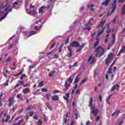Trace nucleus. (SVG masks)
<instances>
[{
	"label": "nucleus",
	"instance_id": "obj_1",
	"mask_svg": "<svg viewBox=\"0 0 125 125\" xmlns=\"http://www.w3.org/2000/svg\"><path fill=\"white\" fill-rule=\"evenodd\" d=\"M71 46L72 47H79L80 46V47L76 50V52H81V51H82V50H83V47H84V46H85V44H83L81 46H80V43H79V42H78L76 41H74V42H72V43L71 44Z\"/></svg>",
	"mask_w": 125,
	"mask_h": 125
},
{
	"label": "nucleus",
	"instance_id": "obj_2",
	"mask_svg": "<svg viewBox=\"0 0 125 125\" xmlns=\"http://www.w3.org/2000/svg\"><path fill=\"white\" fill-rule=\"evenodd\" d=\"M10 7V5L8 4V2H6L5 4L3 2L0 3V9H3L5 8V11L8 12L9 10L12 9V11L13 10L12 8H9Z\"/></svg>",
	"mask_w": 125,
	"mask_h": 125
},
{
	"label": "nucleus",
	"instance_id": "obj_3",
	"mask_svg": "<svg viewBox=\"0 0 125 125\" xmlns=\"http://www.w3.org/2000/svg\"><path fill=\"white\" fill-rule=\"evenodd\" d=\"M95 52L97 53L96 54V56H98V55L101 56V55H103L105 53V50H104V48L102 46H99L96 48Z\"/></svg>",
	"mask_w": 125,
	"mask_h": 125
},
{
	"label": "nucleus",
	"instance_id": "obj_4",
	"mask_svg": "<svg viewBox=\"0 0 125 125\" xmlns=\"http://www.w3.org/2000/svg\"><path fill=\"white\" fill-rule=\"evenodd\" d=\"M9 12H12V9L9 10L6 14L4 13V12L0 10V22L2 21V20H3V19L8 15V13H9Z\"/></svg>",
	"mask_w": 125,
	"mask_h": 125
},
{
	"label": "nucleus",
	"instance_id": "obj_5",
	"mask_svg": "<svg viewBox=\"0 0 125 125\" xmlns=\"http://www.w3.org/2000/svg\"><path fill=\"white\" fill-rule=\"evenodd\" d=\"M104 23H106V21H102L101 23L98 26V28H99V27H101V31H100V30H98V36H100V35H101V34L103 33L104 29H105V26L103 27V26H104Z\"/></svg>",
	"mask_w": 125,
	"mask_h": 125
},
{
	"label": "nucleus",
	"instance_id": "obj_6",
	"mask_svg": "<svg viewBox=\"0 0 125 125\" xmlns=\"http://www.w3.org/2000/svg\"><path fill=\"white\" fill-rule=\"evenodd\" d=\"M116 0H114L113 2L112 3V6H111V9H112V11L110 14V12H108L107 14V17L109 16V15H112L113 13H115V12L116 11L117 9V4H116Z\"/></svg>",
	"mask_w": 125,
	"mask_h": 125
},
{
	"label": "nucleus",
	"instance_id": "obj_7",
	"mask_svg": "<svg viewBox=\"0 0 125 125\" xmlns=\"http://www.w3.org/2000/svg\"><path fill=\"white\" fill-rule=\"evenodd\" d=\"M67 49L68 51H69V53L67 54V57H72V55H73L72 47L70 46H67Z\"/></svg>",
	"mask_w": 125,
	"mask_h": 125
},
{
	"label": "nucleus",
	"instance_id": "obj_8",
	"mask_svg": "<svg viewBox=\"0 0 125 125\" xmlns=\"http://www.w3.org/2000/svg\"><path fill=\"white\" fill-rule=\"evenodd\" d=\"M120 88V85L118 84H116L114 85L111 88L110 91H114V90H119V89Z\"/></svg>",
	"mask_w": 125,
	"mask_h": 125
},
{
	"label": "nucleus",
	"instance_id": "obj_9",
	"mask_svg": "<svg viewBox=\"0 0 125 125\" xmlns=\"http://www.w3.org/2000/svg\"><path fill=\"white\" fill-rule=\"evenodd\" d=\"M93 19H90L89 21H88V23H86L85 24V27H84L83 28V30H87L88 31H89L90 30V27L89 26V22H90V21L92 20Z\"/></svg>",
	"mask_w": 125,
	"mask_h": 125
},
{
	"label": "nucleus",
	"instance_id": "obj_10",
	"mask_svg": "<svg viewBox=\"0 0 125 125\" xmlns=\"http://www.w3.org/2000/svg\"><path fill=\"white\" fill-rule=\"evenodd\" d=\"M18 83H18L17 84L15 85L14 87V89H15L16 88V87H18V86H20L21 85H21H24V81H23L19 80Z\"/></svg>",
	"mask_w": 125,
	"mask_h": 125
},
{
	"label": "nucleus",
	"instance_id": "obj_11",
	"mask_svg": "<svg viewBox=\"0 0 125 125\" xmlns=\"http://www.w3.org/2000/svg\"><path fill=\"white\" fill-rule=\"evenodd\" d=\"M97 42L95 43L94 46H93V48H96L97 45L99 44V42H100V39H99V38L97 37L96 38Z\"/></svg>",
	"mask_w": 125,
	"mask_h": 125
},
{
	"label": "nucleus",
	"instance_id": "obj_12",
	"mask_svg": "<svg viewBox=\"0 0 125 125\" xmlns=\"http://www.w3.org/2000/svg\"><path fill=\"white\" fill-rule=\"evenodd\" d=\"M45 8H46V7L42 6L39 10V13L40 14H43V13H44V11H43V10L45 9Z\"/></svg>",
	"mask_w": 125,
	"mask_h": 125
},
{
	"label": "nucleus",
	"instance_id": "obj_13",
	"mask_svg": "<svg viewBox=\"0 0 125 125\" xmlns=\"http://www.w3.org/2000/svg\"><path fill=\"white\" fill-rule=\"evenodd\" d=\"M110 0H105L104 2L102 3V5H105V6H108Z\"/></svg>",
	"mask_w": 125,
	"mask_h": 125
},
{
	"label": "nucleus",
	"instance_id": "obj_14",
	"mask_svg": "<svg viewBox=\"0 0 125 125\" xmlns=\"http://www.w3.org/2000/svg\"><path fill=\"white\" fill-rule=\"evenodd\" d=\"M52 99L53 101H58L59 100V97L58 95H54L52 97Z\"/></svg>",
	"mask_w": 125,
	"mask_h": 125
},
{
	"label": "nucleus",
	"instance_id": "obj_15",
	"mask_svg": "<svg viewBox=\"0 0 125 125\" xmlns=\"http://www.w3.org/2000/svg\"><path fill=\"white\" fill-rule=\"evenodd\" d=\"M87 7L89 8L90 10H91L92 11H94L95 10V9L94 8V5L93 4H91V5H88Z\"/></svg>",
	"mask_w": 125,
	"mask_h": 125
},
{
	"label": "nucleus",
	"instance_id": "obj_16",
	"mask_svg": "<svg viewBox=\"0 0 125 125\" xmlns=\"http://www.w3.org/2000/svg\"><path fill=\"white\" fill-rule=\"evenodd\" d=\"M91 113L93 114L95 117H96V116H97V114H98V109L92 110Z\"/></svg>",
	"mask_w": 125,
	"mask_h": 125
},
{
	"label": "nucleus",
	"instance_id": "obj_17",
	"mask_svg": "<svg viewBox=\"0 0 125 125\" xmlns=\"http://www.w3.org/2000/svg\"><path fill=\"white\" fill-rule=\"evenodd\" d=\"M9 104H8V107H11L12 104H13V100L11 98H10L9 99Z\"/></svg>",
	"mask_w": 125,
	"mask_h": 125
},
{
	"label": "nucleus",
	"instance_id": "obj_18",
	"mask_svg": "<svg viewBox=\"0 0 125 125\" xmlns=\"http://www.w3.org/2000/svg\"><path fill=\"white\" fill-rule=\"evenodd\" d=\"M80 77H81V75H78L75 80L74 81V83H78V82H79V81L80 80Z\"/></svg>",
	"mask_w": 125,
	"mask_h": 125
},
{
	"label": "nucleus",
	"instance_id": "obj_19",
	"mask_svg": "<svg viewBox=\"0 0 125 125\" xmlns=\"http://www.w3.org/2000/svg\"><path fill=\"white\" fill-rule=\"evenodd\" d=\"M121 113V110H119V111H115L112 114V117H114V116H115V115H119V114H120Z\"/></svg>",
	"mask_w": 125,
	"mask_h": 125
},
{
	"label": "nucleus",
	"instance_id": "obj_20",
	"mask_svg": "<svg viewBox=\"0 0 125 125\" xmlns=\"http://www.w3.org/2000/svg\"><path fill=\"white\" fill-rule=\"evenodd\" d=\"M93 105V99L92 98H91L90 104H89V107H92Z\"/></svg>",
	"mask_w": 125,
	"mask_h": 125
},
{
	"label": "nucleus",
	"instance_id": "obj_21",
	"mask_svg": "<svg viewBox=\"0 0 125 125\" xmlns=\"http://www.w3.org/2000/svg\"><path fill=\"white\" fill-rule=\"evenodd\" d=\"M56 73V71L54 70L53 71H51L49 73V77H53V75H54Z\"/></svg>",
	"mask_w": 125,
	"mask_h": 125
},
{
	"label": "nucleus",
	"instance_id": "obj_22",
	"mask_svg": "<svg viewBox=\"0 0 125 125\" xmlns=\"http://www.w3.org/2000/svg\"><path fill=\"white\" fill-rule=\"evenodd\" d=\"M113 56H114V55H113V54H108L107 59L108 60H111V59H112V58H113Z\"/></svg>",
	"mask_w": 125,
	"mask_h": 125
},
{
	"label": "nucleus",
	"instance_id": "obj_23",
	"mask_svg": "<svg viewBox=\"0 0 125 125\" xmlns=\"http://www.w3.org/2000/svg\"><path fill=\"white\" fill-rule=\"evenodd\" d=\"M29 92V88H26L22 91V93H28Z\"/></svg>",
	"mask_w": 125,
	"mask_h": 125
},
{
	"label": "nucleus",
	"instance_id": "obj_24",
	"mask_svg": "<svg viewBox=\"0 0 125 125\" xmlns=\"http://www.w3.org/2000/svg\"><path fill=\"white\" fill-rule=\"evenodd\" d=\"M51 96L49 94H45V97L47 98V100L49 101L50 100V97Z\"/></svg>",
	"mask_w": 125,
	"mask_h": 125
},
{
	"label": "nucleus",
	"instance_id": "obj_25",
	"mask_svg": "<svg viewBox=\"0 0 125 125\" xmlns=\"http://www.w3.org/2000/svg\"><path fill=\"white\" fill-rule=\"evenodd\" d=\"M79 111H76L75 112V120H78V118L79 117Z\"/></svg>",
	"mask_w": 125,
	"mask_h": 125
},
{
	"label": "nucleus",
	"instance_id": "obj_26",
	"mask_svg": "<svg viewBox=\"0 0 125 125\" xmlns=\"http://www.w3.org/2000/svg\"><path fill=\"white\" fill-rule=\"evenodd\" d=\"M36 34H37V33L35 31H30L28 37H31V36H33V35H36Z\"/></svg>",
	"mask_w": 125,
	"mask_h": 125
},
{
	"label": "nucleus",
	"instance_id": "obj_27",
	"mask_svg": "<svg viewBox=\"0 0 125 125\" xmlns=\"http://www.w3.org/2000/svg\"><path fill=\"white\" fill-rule=\"evenodd\" d=\"M111 32V30L110 29V26L109 24H107V29H106V33H110Z\"/></svg>",
	"mask_w": 125,
	"mask_h": 125
},
{
	"label": "nucleus",
	"instance_id": "obj_28",
	"mask_svg": "<svg viewBox=\"0 0 125 125\" xmlns=\"http://www.w3.org/2000/svg\"><path fill=\"white\" fill-rule=\"evenodd\" d=\"M68 86H70V85L68 84L67 81H66L64 83V88H66V89H68Z\"/></svg>",
	"mask_w": 125,
	"mask_h": 125
},
{
	"label": "nucleus",
	"instance_id": "obj_29",
	"mask_svg": "<svg viewBox=\"0 0 125 125\" xmlns=\"http://www.w3.org/2000/svg\"><path fill=\"white\" fill-rule=\"evenodd\" d=\"M46 105L47 106V108L49 109V110H51L52 108H51V105H50V104L49 103H47L46 104Z\"/></svg>",
	"mask_w": 125,
	"mask_h": 125
},
{
	"label": "nucleus",
	"instance_id": "obj_30",
	"mask_svg": "<svg viewBox=\"0 0 125 125\" xmlns=\"http://www.w3.org/2000/svg\"><path fill=\"white\" fill-rule=\"evenodd\" d=\"M106 38L105 39V43H108V42H109V34H107L106 36Z\"/></svg>",
	"mask_w": 125,
	"mask_h": 125
},
{
	"label": "nucleus",
	"instance_id": "obj_31",
	"mask_svg": "<svg viewBox=\"0 0 125 125\" xmlns=\"http://www.w3.org/2000/svg\"><path fill=\"white\" fill-rule=\"evenodd\" d=\"M86 81H87V78L84 79L83 80H82V81L80 83V85H81L82 83H85Z\"/></svg>",
	"mask_w": 125,
	"mask_h": 125
},
{
	"label": "nucleus",
	"instance_id": "obj_32",
	"mask_svg": "<svg viewBox=\"0 0 125 125\" xmlns=\"http://www.w3.org/2000/svg\"><path fill=\"white\" fill-rule=\"evenodd\" d=\"M111 100V96H109L106 100L108 104H110V100Z\"/></svg>",
	"mask_w": 125,
	"mask_h": 125
},
{
	"label": "nucleus",
	"instance_id": "obj_33",
	"mask_svg": "<svg viewBox=\"0 0 125 125\" xmlns=\"http://www.w3.org/2000/svg\"><path fill=\"white\" fill-rule=\"evenodd\" d=\"M112 39L113 40V43H115L116 42V37L115 36V34L112 35Z\"/></svg>",
	"mask_w": 125,
	"mask_h": 125
},
{
	"label": "nucleus",
	"instance_id": "obj_34",
	"mask_svg": "<svg viewBox=\"0 0 125 125\" xmlns=\"http://www.w3.org/2000/svg\"><path fill=\"white\" fill-rule=\"evenodd\" d=\"M30 13H32V14H38V12L37 11L33 10V11L31 10Z\"/></svg>",
	"mask_w": 125,
	"mask_h": 125
},
{
	"label": "nucleus",
	"instance_id": "obj_35",
	"mask_svg": "<svg viewBox=\"0 0 125 125\" xmlns=\"http://www.w3.org/2000/svg\"><path fill=\"white\" fill-rule=\"evenodd\" d=\"M8 83H9V80H7L6 83L3 84V85H6V86H7L8 85Z\"/></svg>",
	"mask_w": 125,
	"mask_h": 125
},
{
	"label": "nucleus",
	"instance_id": "obj_36",
	"mask_svg": "<svg viewBox=\"0 0 125 125\" xmlns=\"http://www.w3.org/2000/svg\"><path fill=\"white\" fill-rule=\"evenodd\" d=\"M63 46H64V44H62L61 46L60 47L59 52H62V47H63Z\"/></svg>",
	"mask_w": 125,
	"mask_h": 125
},
{
	"label": "nucleus",
	"instance_id": "obj_37",
	"mask_svg": "<svg viewBox=\"0 0 125 125\" xmlns=\"http://www.w3.org/2000/svg\"><path fill=\"white\" fill-rule=\"evenodd\" d=\"M55 45H56V43H53V44L51 45L50 49H52V48H54L55 47Z\"/></svg>",
	"mask_w": 125,
	"mask_h": 125
},
{
	"label": "nucleus",
	"instance_id": "obj_38",
	"mask_svg": "<svg viewBox=\"0 0 125 125\" xmlns=\"http://www.w3.org/2000/svg\"><path fill=\"white\" fill-rule=\"evenodd\" d=\"M109 60L107 58H106L105 59V60L104 61V63L105 64V65H108V63H109Z\"/></svg>",
	"mask_w": 125,
	"mask_h": 125
},
{
	"label": "nucleus",
	"instance_id": "obj_39",
	"mask_svg": "<svg viewBox=\"0 0 125 125\" xmlns=\"http://www.w3.org/2000/svg\"><path fill=\"white\" fill-rule=\"evenodd\" d=\"M117 20V16H115L114 18V19L112 21V23L113 24H115V23H116V21Z\"/></svg>",
	"mask_w": 125,
	"mask_h": 125
},
{
	"label": "nucleus",
	"instance_id": "obj_40",
	"mask_svg": "<svg viewBox=\"0 0 125 125\" xmlns=\"http://www.w3.org/2000/svg\"><path fill=\"white\" fill-rule=\"evenodd\" d=\"M112 73H113V71H112V68L109 67L108 74H112Z\"/></svg>",
	"mask_w": 125,
	"mask_h": 125
},
{
	"label": "nucleus",
	"instance_id": "obj_41",
	"mask_svg": "<svg viewBox=\"0 0 125 125\" xmlns=\"http://www.w3.org/2000/svg\"><path fill=\"white\" fill-rule=\"evenodd\" d=\"M25 77H26V75H25V74H22L20 78V80H23V78H25Z\"/></svg>",
	"mask_w": 125,
	"mask_h": 125
},
{
	"label": "nucleus",
	"instance_id": "obj_42",
	"mask_svg": "<svg viewBox=\"0 0 125 125\" xmlns=\"http://www.w3.org/2000/svg\"><path fill=\"white\" fill-rule=\"evenodd\" d=\"M18 2H17V1H15L14 3H13V7H15L16 6V5H18Z\"/></svg>",
	"mask_w": 125,
	"mask_h": 125
},
{
	"label": "nucleus",
	"instance_id": "obj_43",
	"mask_svg": "<svg viewBox=\"0 0 125 125\" xmlns=\"http://www.w3.org/2000/svg\"><path fill=\"white\" fill-rule=\"evenodd\" d=\"M37 125H42V121H41V119H39L38 121H37Z\"/></svg>",
	"mask_w": 125,
	"mask_h": 125
},
{
	"label": "nucleus",
	"instance_id": "obj_44",
	"mask_svg": "<svg viewBox=\"0 0 125 125\" xmlns=\"http://www.w3.org/2000/svg\"><path fill=\"white\" fill-rule=\"evenodd\" d=\"M34 111H30L29 112V117H32L33 115H34Z\"/></svg>",
	"mask_w": 125,
	"mask_h": 125
},
{
	"label": "nucleus",
	"instance_id": "obj_45",
	"mask_svg": "<svg viewBox=\"0 0 125 125\" xmlns=\"http://www.w3.org/2000/svg\"><path fill=\"white\" fill-rule=\"evenodd\" d=\"M78 64V62H74L73 63V64L72 65V67H77V65Z\"/></svg>",
	"mask_w": 125,
	"mask_h": 125
},
{
	"label": "nucleus",
	"instance_id": "obj_46",
	"mask_svg": "<svg viewBox=\"0 0 125 125\" xmlns=\"http://www.w3.org/2000/svg\"><path fill=\"white\" fill-rule=\"evenodd\" d=\"M68 81V82H69L70 83H72L73 82V79H72V78H71V77H69Z\"/></svg>",
	"mask_w": 125,
	"mask_h": 125
},
{
	"label": "nucleus",
	"instance_id": "obj_47",
	"mask_svg": "<svg viewBox=\"0 0 125 125\" xmlns=\"http://www.w3.org/2000/svg\"><path fill=\"white\" fill-rule=\"evenodd\" d=\"M59 92H60V91L59 90H55L53 91V93H54V94L55 93H59Z\"/></svg>",
	"mask_w": 125,
	"mask_h": 125
},
{
	"label": "nucleus",
	"instance_id": "obj_48",
	"mask_svg": "<svg viewBox=\"0 0 125 125\" xmlns=\"http://www.w3.org/2000/svg\"><path fill=\"white\" fill-rule=\"evenodd\" d=\"M80 91H81V90L80 89L76 90L75 94H79V93H80Z\"/></svg>",
	"mask_w": 125,
	"mask_h": 125
},
{
	"label": "nucleus",
	"instance_id": "obj_49",
	"mask_svg": "<svg viewBox=\"0 0 125 125\" xmlns=\"http://www.w3.org/2000/svg\"><path fill=\"white\" fill-rule=\"evenodd\" d=\"M41 90L42 91H43V92H46V91H47V90L44 88H42Z\"/></svg>",
	"mask_w": 125,
	"mask_h": 125
},
{
	"label": "nucleus",
	"instance_id": "obj_50",
	"mask_svg": "<svg viewBox=\"0 0 125 125\" xmlns=\"http://www.w3.org/2000/svg\"><path fill=\"white\" fill-rule=\"evenodd\" d=\"M94 63V59L92 58L91 62L89 63L90 64H93Z\"/></svg>",
	"mask_w": 125,
	"mask_h": 125
},
{
	"label": "nucleus",
	"instance_id": "obj_51",
	"mask_svg": "<svg viewBox=\"0 0 125 125\" xmlns=\"http://www.w3.org/2000/svg\"><path fill=\"white\" fill-rule=\"evenodd\" d=\"M9 61H10V58L9 57L7 58V59L5 60V62H9Z\"/></svg>",
	"mask_w": 125,
	"mask_h": 125
},
{
	"label": "nucleus",
	"instance_id": "obj_52",
	"mask_svg": "<svg viewBox=\"0 0 125 125\" xmlns=\"http://www.w3.org/2000/svg\"><path fill=\"white\" fill-rule=\"evenodd\" d=\"M91 57H92V56H90L89 58L88 59L87 61V63H88L90 60H91Z\"/></svg>",
	"mask_w": 125,
	"mask_h": 125
},
{
	"label": "nucleus",
	"instance_id": "obj_53",
	"mask_svg": "<svg viewBox=\"0 0 125 125\" xmlns=\"http://www.w3.org/2000/svg\"><path fill=\"white\" fill-rule=\"evenodd\" d=\"M34 30H35L36 31H39V29H38V26H35L34 27Z\"/></svg>",
	"mask_w": 125,
	"mask_h": 125
},
{
	"label": "nucleus",
	"instance_id": "obj_54",
	"mask_svg": "<svg viewBox=\"0 0 125 125\" xmlns=\"http://www.w3.org/2000/svg\"><path fill=\"white\" fill-rule=\"evenodd\" d=\"M125 1V0H119L118 3H123Z\"/></svg>",
	"mask_w": 125,
	"mask_h": 125
},
{
	"label": "nucleus",
	"instance_id": "obj_55",
	"mask_svg": "<svg viewBox=\"0 0 125 125\" xmlns=\"http://www.w3.org/2000/svg\"><path fill=\"white\" fill-rule=\"evenodd\" d=\"M43 85V82H40L39 83V86H42V85Z\"/></svg>",
	"mask_w": 125,
	"mask_h": 125
},
{
	"label": "nucleus",
	"instance_id": "obj_56",
	"mask_svg": "<svg viewBox=\"0 0 125 125\" xmlns=\"http://www.w3.org/2000/svg\"><path fill=\"white\" fill-rule=\"evenodd\" d=\"M99 100L101 102H102V96L101 95H99Z\"/></svg>",
	"mask_w": 125,
	"mask_h": 125
},
{
	"label": "nucleus",
	"instance_id": "obj_57",
	"mask_svg": "<svg viewBox=\"0 0 125 125\" xmlns=\"http://www.w3.org/2000/svg\"><path fill=\"white\" fill-rule=\"evenodd\" d=\"M20 96H21V94H18L17 95V98H18V99H20Z\"/></svg>",
	"mask_w": 125,
	"mask_h": 125
},
{
	"label": "nucleus",
	"instance_id": "obj_58",
	"mask_svg": "<svg viewBox=\"0 0 125 125\" xmlns=\"http://www.w3.org/2000/svg\"><path fill=\"white\" fill-rule=\"evenodd\" d=\"M6 117V119H5L4 120L5 122H7V120L9 119V116L8 115H7Z\"/></svg>",
	"mask_w": 125,
	"mask_h": 125
},
{
	"label": "nucleus",
	"instance_id": "obj_59",
	"mask_svg": "<svg viewBox=\"0 0 125 125\" xmlns=\"http://www.w3.org/2000/svg\"><path fill=\"white\" fill-rule=\"evenodd\" d=\"M30 8H35V7H36L35 6V5L30 4Z\"/></svg>",
	"mask_w": 125,
	"mask_h": 125
},
{
	"label": "nucleus",
	"instance_id": "obj_60",
	"mask_svg": "<svg viewBox=\"0 0 125 125\" xmlns=\"http://www.w3.org/2000/svg\"><path fill=\"white\" fill-rule=\"evenodd\" d=\"M100 119V116H97V118H96V121H99Z\"/></svg>",
	"mask_w": 125,
	"mask_h": 125
},
{
	"label": "nucleus",
	"instance_id": "obj_61",
	"mask_svg": "<svg viewBox=\"0 0 125 125\" xmlns=\"http://www.w3.org/2000/svg\"><path fill=\"white\" fill-rule=\"evenodd\" d=\"M33 68H34V66H33V65L29 66V69H30V71H31V70H32V69H33Z\"/></svg>",
	"mask_w": 125,
	"mask_h": 125
},
{
	"label": "nucleus",
	"instance_id": "obj_62",
	"mask_svg": "<svg viewBox=\"0 0 125 125\" xmlns=\"http://www.w3.org/2000/svg\"><path fill=\"white\" fill-rule=\"evenodd\" d=\"M69 39H66L65 41V44H68V43H69Z\"/></svg>",
	"mask_w": 125,
	"mask_h": 125
},
{
	"label": "nucleus",
	"instance_id": "obj_63",
	"mask_svg": "<svg viewBox=\"0 0 125 125\" xmlns=\"http://www.w3.org/2000/svg\"><path fill=\"white\" fill-rule=\"evenodd\" d=\"M39 23H42V20H39L36 22V24H39Z\"/></svg>",
	"mask_w": 125,
	"mask_h": 125
},
{
	"label": "nucleus",
	"instance_id": "obj_64",
	"mask_svg": "<svg viewBox=\"0 0 125 125\" xmlns=\"http://www.w3.org/2000/svg\"><path fill=\"white\" fill-rule=\"evenodd\" d=\"M122 124H123V121H120L117 125H122Z\"/></svg>",
	"mask_w": 125,
	"mask_h": 125
}]
</instances>
